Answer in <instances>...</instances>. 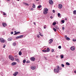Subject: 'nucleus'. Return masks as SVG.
<instances>
[{
    "instance_id": "nucleus-1",
    "label": "nucleus",
    "mask_w": 76,
    "mask_h": 76,
    "mask_svg": "<svg viewBox=\"0 0 76 76\" xmlns=\"http://www.w3.org/2000/svg\"><path fill=\"white\" fill-rule=\"evenodd\" d=\"M48 9L47 8H45L43 10V13L44 15H47L48 13Z\"/></svg>"
},
{
    "instance_id": "nucleus-2",
    "label": "nucleus",
    "mask_w": 76,
    "mask_h": 76,
    "mask_svg": "<svg viewBox=\"0 0 76 76\" xmlns=\"http://www.w3.org/2000/svg\"><path fill=\"white\" fill-rule=\"evenodd\" d=\"M60 67L59 66H57V67L56 69H54V72H56V73H58V72H59V69Z\"/></svg>"
},
{
    "instance_id": "nucleus-3",
    "label": "nucleus",
    "mask_w": 76,
    "mask_h": 76,
    "mask_svg": "<svg viewBox=\"0 0 76 76\" xmlns=\"http://www.w3.org/2000/svg\"><path fill=\"white\" fill-rule=\"evenodd\" d=\"M9 58L10 60H12V61H13V60H14V58L11 55L9 56Z\"/></svg>"
},
{
    "instance_id": "nucleus-4",
    "label": "nucleus",
    "mask_w": 76,
    "mask_h": 76,
    "mask_svg": "<svg viewBox=\"0 0 76 76\" xmlns=\"http://www.w3.org/2000/svg\"><path fill=\"white\" fill-rule=\"evenodd\" d=\"M23 35H21L19 36H17L16 37V39H18V38H23Z\"/></svg>"
},
{
    "instance_id": "nucleus-5",
    "label": "nucleus",
    "mask_w": 76,
    "mask_h": 76,
    "mask_svg": "<svg viewBox=\"0 0 76 76\" xmlns=\"http://www.w3.org/2000/svg\"><path fill=\"white\" fill-rule=\"evenodd\" d=\"M0 41L1 42H2V43H4V42H5L4 40L2 38H1L0 39Z\"/></svg>"
},
{
    "instance_id": "nucleus-6",
    "label": "nucleus",
    "mask_w": 76,
    "mask_h": 76,
    "mask_svg": "<svg viewBox=\"0 0 76 76\" xmlns=\"http://www.w3.org/2000/svg\"><path fill=\"white\" fill-rule=\"evenodd\" d=\"M58 7L59 9H61L63 7V5L61 4H59L58 5Z\"/></svg>"
},
{
    "instance_id": "nucleus-7",
    "label": "nucleus",
    "mask_w": 76,
    "mask_h": 76,
    "mask_svg": "<svg viewBox=\"0 0 76 76\" xmlns=\"http://www.w3.org/2000/svg\"><path fill=\"white\" fill-rule=\"evenodd\" d=\"M70 49L72 51H75V47L74 46H72L70 48Z\"/></svg>"
},
{
    "instance_id": "nucleus-8",
    "label": "nucleus",
    "mask_w": 76,
    "mask_h": 76,
    "mask_svg": "<svg viewBox=\"0 0 76 76\" xmlns=\"http://www.w3.org/2000/svg\"><path fill=\"white\" fill-rule=\"evenodd\" d=\"M30 60L31 61H34L35 60V58L34 57H32L30 58Z\"/></svg>"
},
{
    "instance_id": "nucleus-9",
    "label": "nucleus",
    "mask_w": 76,
    "mask_h": 76,
    "mask_svg": "<svg viewBox=\"0 0 76 76\" xmlns=\"http://www.w3.org/2000/svg\"><path fill=\"white\" fill-rule=\"evenodd\" d=\"M53 39H50L49 41V44H51L53 42Z\"/></svg>"
},
{
    "instance_id": "nucleus-10",
    "label": "nucleus",
    "mask_w": 76,
    "mask_h": 76,
    "mask_svg": "<svg viewBox=\"0 0 76 76\" xmlns=\"http://www.w3.org/2000/svg\"><path fill=\"white\" fill-rule=\"evenodd\" d=\"M2 24L4 27H6L7 26V24L5 23H3Z\"/></svg>"
},
{
    "instance_id": "nucleus-11",
    "label": "nucleus",
    "mask_w": 76,
    "mask_h": 76,
    "mask_svg": "<svg viewBox=\"0 0 76 76\" xmlns=\"http://www.w3.org/2000/svg\"><path fill=\"white\" fill-rule=\"evenodd\" d=\"M18 74V72H15L13 74V75L14 76H16Z\"/></svg>"
},
{
    "instance_id": "nucleus-12",
    "label": "nucleus",
    "mask_w": 76,
    "mask_h": 76,
    "mask_svg": "<svg viewBox=\"0 0 76 76\" xmlns=\"http://www.w3.org/2000/svg\"><path fill=\"white\" fill-rule=\"evenodd\" d=\"M7 40L8 41H12V40H13V38L11 37L8 38Z\"/></svg>"
},
{
    "instance_id": "nucleus-13",
    "label": "nucleus",
    "mask_w": 76,
    "mask_h": 76,
    "mask_svg": "<svg viewBox=\"0 0 76 76\" xmlns=\"http://www.w3.org/2000/svg\"><path fill=\"white\" fill-rule=\"evenodd\" d=\"M21 51L22 53H24L25 52V49H21Z\"/></svg>"
},
{
    "instance_id": "nucleus-14",
    "label": "nucleus",
    "mask_w": 76,
    "mask_h": 76,
    "mask_svg": "<svg viewBox=\"0 0 76 76\" xmlns=\"http://www.w3.org/2000/svg\"><path fill=\"white\" fill-rule=\"evenodd\" d=\"M31 69H32V70H35V69H36V66H32L31 67Z\"/></svg>"
},
{
    "instance_id": "nucleus-15",
    "label": "nucleus",
    "mask_w": 76,
    "mask_h": 76,
    "mask_svg": "<svg viewBox=\"0 0 76 76\" xmlns=\"http://www.w3.org/2000/svg\"><path fill=\"white\" fill-rule=\"evenodd\" d=\"M49 2L50 4H53V1L52 0L49 1Z\"/></svg>"
},
{
    "instance_id": "nucleus-16",
    "label": "nucleus",
    "mask_w": 76,
    "mask_h": 76,
    "mask_svg": "<svg viewBox=\"0 0 76 76\" xmlns=\"http://www.w3.org/2000/svg\"><path fill=\"white\" fill-rule=\"evenodd\" d=\"M14 32L15 33V34H14V35H16L17 34H19L20 32L19 31L17 32L16 31H15Z\"/></svg>"
},
{
    "instance_id": "nucleus-17",
    "label": "nucleus",
    "mask_w": 76,
    "mask_h": 76,
    "mask_svg": "<svg viewBox=\"0 0 76 76\" xmlns=\"http://www.w3.org/2000/svg\"><path fill=\"white\" fill-rule=\"evenodd\" d=\"M47 51L46 52L47 53V52H50V48H47Z\"/></svg>"
},
{
    "instance_id": "nucleus-18",
    "label": "nucleus",
    "mask_w": 76,
    "mask_h": 76,
    "mask_svg": "<svg viewBox=\"0 0 76 76\" xmlns=\"http://www.w3.org/2000/svg\"><path fill=\"white\" fill-rule=\"evenodd\" d=\"M11 64L12 66H15V65H16V63L14 62L12 63Z\"/></svg>"
},
{
    "instance_id": "nucleus-19",
    "label": "nucleus",
    "mask_w": 76,
    "mask_h": 76,
    "mask_svg": "<svg viewBox=\"0 0 76 76\" xmlns=\"http://www.w3.org/2000/svg\"><path fill=\"white\" fill-rule=\"evenodd\" d=\"M66 39L67 40V41H70V39L69 37H67L66 38Z\"/></svg>"
},
{
    "instance_id": "nucleus-20",
    "label": "nucleus",
    "mask_w": 76,
    "mask_h": 76,
    "mask_svg": "<svg viewBox=\"0 0 76 76\" xmlns=\"http://www.w3.org/2000/svg\"><path fill=\"white\" fill-rule=\"evenodd\" d=\"M23 3L24 4V5H26V6H28L29 5V4L26 3Z\"/></svg>"
},
{
    "instance_id": "nucleus-21",
    "label": "nucleus",
    "mask_w": 76,
    "mask_h": 76,
    "mask_svg": "<svg viewBox=\"0 0 76 76\" xmlns=\"http://www.w3.org/2000/svg\"><path fill=\"white\" fill-rule=\"evenodd\" d=\"M73 14L74 15H76V10H75L73 11Z\"/></svg>"
},
{
    "instance_id": "nucleus-22",
    "label": "nucleus",
    "mask_w": 76,
    "mask_h": 76,
    "mask_svg": "<svg viewBox=\"0 0 76 76\" xmlns=\"http://www.w3.org/2000/svg\"><path fill=\"white\" fill-rule=\"evenodd\" d=\"M16 44L15 42H14L12 44L13 46H16Z\"/></svg>"
},
{
    "instance_id": "nucleus-23",
    "label": "nucleus",
    "mask_w": 76,
    "mask_h": 76,
    "mask_svg": "<svg viewBox=\"0 0 76 76\" xmlns=\"http://www.w3.org/2000/svg\"><path fill=\"white\" fill-rule=\"evenodd\" d=\"M39 35L41 36V37H43V34H42V33H41L39 32Z\"/></svg>"
},
{
    "instance_id": "nucleus-24",
    "label": "nucleus",
    "mask_w": 76,
    "mask_h": 76,
    "mask_svg": "<svg viewBox=\"0 0 76 76\" xmlns=\"http://www.w3.org/2000/svg\"><path fill=\"white\" fill-rule=\"evenodd\" d=\"M15 60L18 63H19V60L18 59H15Z\"/></svg>"
},
{
    "instance_id": "nucleus-25",
    "label": "nucleus",
    "mask_w": 76,
    "mask_h": 76,
    "mask_svg": "<svg viewBox=\"0 0 76 76\" xmlns=\"http://www.w3.org/2000/svg\"><path fill=\"white\" fill-rule=\"evenodd\" d=\"M32 7L33 8H35V5H34V4H33Z\"/></svg>"
},
{
    "instance_id": "nucleus-26",
    "label": "nucleus",
    "mask_w": 76,
    "mask_h": 76,
    "mask_svg": "<svg viewBox=\"0 0 76 76\" xmlns=\"http://www.w3.org/2000/svg\"><path fill=\"white\" fill-rule=\"evenodd\" d=\"M19 56H21L22 55V52L20 51L19 52Z\"/></svg>"
},
{
    "instance_id": "nucleus-27",
    "label": "nucleus",
    "mask_w": 76,
    "mask_h": 76,
    "mask_svg": "<svg viewBox=\"0 0 76 76\" xmlns=\"http://www.w3.org/2000/svg\"><path fill=\"white\" fill-rule=\"evenodd\" d=\"M41 5H39L37 7V8H38L39 9L40 8H41Z\"/></svg>"
},
{
    "instance_id": "nucleus-28",
    "label": "nucleus",
    "mask_w": 76,
    "mask_h": 76,
    "mask_svg": "<svg viewBox=\"0 0 76 76\" xmlns=\"http://www.w3.org/2000/svg\"><path fill=\"white\" fill-rule=\"evenodd\" d=\"M23 63H26V60H25V59H24L23 60Z\"/></svg>"
},
{
    "instance_id": "nucleus-29",
    "label": "nucleus",
    "mask_w": 76,
    "mask_h": 76,
    "mask_svg": "<svg viewBox=\"0 0 76 76\" xmlns=\"http://www.w3.org/2000/svg\"><path fill=\"white\" fill-rule=\"evenodd\" d=\"M56 22H53V25L54 26L55 25H56Z\"/></svg>"
},
{
    "instance_id": "nucleus-30",
    "label": "nucleus",
    "mask_w": 76,
    "mask_h": 76,
    "mask_svg": "<svg viewBox=\"0 0 76 76\" xmlns=\"http://www.w3.org/2000/svg\"><path fill=\"white\" fill-rule=\"evenodd\" d=\"M26 63H30V61L28 60L26 62Z\"/></svg>"
},
{
    "instance_id": "nucleus-31",
    "label": "nucleus",
    "mask_w": 76,
    "mask_h": 76,
    "mask_svg": "<svg viewBox=\"0 0 76 76\" xmlns=\"http://www.w3.org/2000/svg\"><path fill=\"white\" fill-rule=\"evenodd\" d=\"M66 65H67L68 66H69V65H70V63H69L68 62H66Z\"/></svg>"
},
{
    "instance_id": "nucleus-32",
    "label": "nucleus",
    "mask_w": 76,
    "mask_h": 76,
    "mask_svg": "<svg viewBox=\"0 0 76 76\" xmlns=\"http://www.w3.org/2000/svg\"><path fill=\"white\" fill-rule=\"evenodd\" d=\"M61 22L62 23H64L65 21H64V20H62L61 21Z\"/></svg>"
},
{
    "instance_id": "nucleus-33",
    "label": "nucleus",
    "mask_w": 76,
    "mask_h": 76,
    "mask_svg": "<svg viewBox=\"0 0 76 76\" xmlns=\"http://www.w3.org/2000/svg\"><path fill=\"white\" fill-rule=\"evenodd\" d=\"M61 58H64V56L63 55H61Z\"/></svg>"
},
{
    "instance_id": "nucleus-34",
    "label": "nucleus",
    "mask_w": 76,
    "mask_h": 76,
    "mask_svg": "<svg viewBox=\"0 0 76 76\" xmlns=\"http://www.w3.org/2000/svg\"><path fill=\"white\" fill-rule=\"evenodd\" d=\"M43 52H45V53H47V50H42Z\"/></svg>"
},
{
    "instance_id": "nucleus-35",
    "label": "nucleus",
    "mask_w": 76,
    "mask_h": 76,
    "mask_svg": "<svg viewBox=\"0 0 76 76\" xmlns=\"http://www.w3.org/2000/svg\"><path fill=\"white\" fill-rule=\"evenodd\" d=\"M53 30H54L55 32H56V31H57V30H56V29L55 28H53Z\"/></svg>"
},
{
    "instance_id": "nucleus-36",
    "label": "nucleus",
    "mask_w": 76,
    "mask_h": 76,
    "mask_svg": "<svg viewBox=\"0 0 76 76\" xmlns=\"http://www.w3.org/2000/svg\"><path fill=\"white\" fill-rule=\"evenodd\" d=\"M58 17H60V13H58Z\"/></svg>"
},
{
    "instance_id": "nucleus-37",
    "label": "nucleus",
    "mask_w": 76,
    "mask_h": 76,
    "mask_svg": "<svg viewBox=\"0 0 76 76\" xmlns=\"http://www.w3.org/2000/svg\"><path fill=\"white\" fill-rule=\"evenodd\" d=\"M61 46H59L58 47V48L59 49H61Z\"/></svg>"
},
{
    "instance_id": "nucleus-38",
    "label": "nucleus",
    "mask_w": 76,
    "mask_h": 76,
    "mask_svg": "<svg viewBox=\"0 0 76 76\" xmlns=\"http://www.w3.org/2000/svg\"><path fill=\"white\" fill-rule=\"evenodd\" d=\"M3 15H6V14L4 12H3Z\"/></svg>"
},
{
    "instance_id": "nucleus-39",
    "label": "nucleus",
    "mask_w": 76,
    "mask_h": 76,
    "mask_svg": "<svg viewBox=\"0 0 76 76\" xmlns=\"http://www.w3.org/2000/svg\"><path fill=\"white\" fill-rule=\"evenodd\" d=\"M72 41H74V42H75V41H76V39H73L72 40Z\"/></svg>"
},
{
    "instance_id": "nucleus-40",
    "label": "nucleus",
    "mask_w": 76,
    "mask_h": 76,
    "mask_svg": "<svg viewBox=\"0 0 76 76\" xmlns=\"http://www.w3.org/2000/svg\"><path fill=\"white\" fill-rule=\"evenodd\" d=\"M46 27L47 26H46V25H45L44 26V29H46Z\"/></svg>"
},
{
    "instance_id": "nucleus-41",
    "label": "nucleus",
    "mask_w": 76,
    "mask_h": 76,
    "mask_svg": "<svg viewBox=\"0 0 76 76\" xmlns=\"http://www.w3.org/2000/svg\"><path fill=\"white\" fill-rule=\"evenodd\" d=\"M56 29H58H58H59V28L58 27H56Z\"/></svg>"
},
{
    "instance_id": "nucleus-42",
    "label": "nucleus",
    "mask_w": 76,
    "mask_h": 76,
    "mask_svg": "<svg viewBox=\"0 0 76 76\" xmlns=\"http://www.w3.org/2000/svg\"><path fill=\"white\" fill-rule=\"evenodd\" d=\"M62 30L64 31V27H63L62 28Z\"/></svg>"
},
{
    "instance_id": "nucleus-43",
    "label": "nucleus",
    "mask_w": 76,
    "mask_h": 76,
    "mask_svg": "<svg viewBox=\"0 0 76 76\" xmlns=\"http://www.w3.org/2000/svg\"><path fill=\"white\" fill-rule=\"evenodd\" d=\"M5 47H6V45H4L3 46V47L4 48H5Z\"/></svg>"
},
{
    "instance_id": "nucleus-44",
    "label": "nucleus",
    "mask_w": 76,
    "mask_h": 76,
    "mask_svg": "<svg viewBox=\"0 0 76 76\" xmlns=\"http://www.w3.org/2000/svg\"><path fill=\"white\" fill-rule=\"evenodd\" d=\"M54 49H52L51 50V52H52V53H53V52H54Z\"/></svg>"
},
{
    "instance_id": "nucleus-45",
    "label": "nucleus",
    "mask_w": 76,
    "mask_h": 76,
    "mask_svg": "<svg viewBox=\"0 0 76 76\" xmlns=\"http://www.w3.org/2000/svg\"><path fill=\"white\" fill-rule=\"evenodd\" d=\"M61 66H62V67H64V65L63 64H62Z\"/></svg>"
},
{
    "instance_id": "nucleus-46",
    "label": "nucleus",
    "mask_w": 76,
    "mask_h": 76,
    "mask_svg": "<svg viewBox=\"0 0 76 76\" xmlns=\"http://www.w3.org/2000/svg\"><path fill=\"white\" fill-rule=\"evenodd\" d=\"M37 37L38 38H39L40 37V36L39 35H37Z\"/></svg>"
},
{
    "instance_id": "nucleus-47",
    "label": "nucleus",
    "mask_w": 76,
    "mask_h": 76,
    "mask_svg": "<svg viewBox=\"0 0 76 76\" xmlns=\"http://www.w3.org/2000/svg\"><path fill=\"white\" fill-rule=\"evenodd\" d=\"M53 13H55V10H53Z\"/></svg>"
},
{
    "instance_id": "nucleus-48",
    "label": "nucleus",
    "mask_w": 76,
    "mask_h": 76,
    "mask_svg": "<svg viewBox=\"0 0 76 76\" xmlns=\"http://www.w3.org/2000/svg\"><path fill=\"white\" fill-rule=\"evenodd\" d=\"M13 34V32H11V35H12V34Z\"/></svg>"
},
{
    "instance_id": "nucleus-49",
    "label": "nucleus",
    "mask_w": 76,
    "mask_h": 76,
    "mask_svg": "<svg viewBox=\"0 0 76 76\" xmlns=\"http://www.w3.org/2000/svg\"><path fill=\"white\" fill-rule=\"evenodd\" d=\"M50 19H53V17L52 16H50Z\"/></svg>"
},
{
    "instance_id": "nucleus-50",
    "label": "nucleus",
    "mask_w": 76,
    "mask_h": 76,
    "mask_svg": "<svg viewBox=\"0 0 76 76\" xmlns=\"http://www.w3.org/2000/svg\"><path fill=\"white\" fill-rule=\"evenodd\" d=\"M31 10H32V11L34 10V8H31Z\"/></svg>"
},
{
    "instance_id": "nucleus-51",
    "label": "nucleus",
    "mask_w": 76,
    "mask_h": 76,
    "mask_svg": "<svg viewBox=\"0 0 76 76\" xmlns=\"http://www.w3.org/2000/svg\"><path fill=\"white\" fill-rule=\"evenodd\" d=\"M65 37H66V38H67V35H65L64 36Z\"/></svg>"
},
{
    "instance_id": "nucleus-52",
    "label": "nucleus",
    "mask_w": 76,
    "mask_h": 76,
    "mask_svg": "<svg viewBox=\"0 0 76 76\" xmlns=\"http://www.w3.org/2000/svg\"><path fill=\"white\" fill-rule=\"evenodd\" d=\"M34 24L35 25V22H34Z\"/></svg>"
},
{
    "instance_id": "nucleus-53",
    "label": "nucleus",
    "mask_w": 76,
    "mask_h": 76,
    "mask_svg": "<svg viewBox=\"0 0 76 76\" xmlns=\"http://www.w3.org/2000/svg\"><path fill=\"white\" fill-rule=\"evenodd\" d=\"M36 1H39V0H36Z\"/></svg>"
},
{
    "instance_id": "nucleus-54",
    "label": "nucleus",
    "mask_w": 76,
    "mask_h": 76,
    "mask_svg": "<svg viewBox=\"0 0 76 76\" xmlns=\"http://www.w3.org/2000/svg\"><path fill=\"white\" fill-rule=\"evenodd\" d=\"M65 20H67V18H65Z\"/></svg>"
},
{
    "instance_id": "nucleus-55",
    "label": "nucleus",
    "mask_w": 76,
    "mask_h": 76,
    "mask_svg": "<svg viewBox=\"0 0 76 76\" xmlns=\"http://www.w3.org/2000/svg\"><path fill=\"white\" fill-rule=\"evenodd\" d=\"M23 65H25V63H23Z\"/></svg>"
},
{
    "instance_id": "nucleus-56",
    "label": "nucleus",
    "mask_w": 76,
    "mask_h": 76,
    "mask_svg": "<svg viewBox=\"0 0 76 76\" xmlns=\"http://www.w3.org/2000/svg\"><path fill=\"white\" fill-rule=\"evenodd\" d=\"M7 0V1H10V0Z\"/></svg>"
},
{
    "instance_id": "nucleus-57",
    "label": "nucleus",
    "mask_w": 76,
    "mask_h": 76,
    "mask_svg": "<svg viewBox=\"0 0 76 76\" xmlns=\"http://www.w3.org/2000/svg\"><path fill=\"white\" fill-rule=\"evenodd\" d=\"M45 60H47V58H45Z\"/></svg>"
},
{
    "instance_id": "nucleus-58",
    "label": "nucleus",
    "mask_w": 76,
    "mask_h": 76,
    "mask_svg": "<svg viewBox=\"0 0 76 76\" xmlns=\"http://www.w3.org/2000/svg\"><path fill=\"white\" fill-rule=\"evenodd\" d=\"M18 0V1H19V0Z\"/></svg>"
},
{
    "instance_id": "nucleus-59",
    "label": "nucleus",
    "mask_w": 76,
    "mask_h": 76,
    "mask_svg": "<svg viewBox=\"0 0 76 76\" xmlns=\"http://www.w3.org/2000/svg\"><path fill=\"white\" fill-rule=\"evenodd\" d=\"M38 4H40V3H38Z\"/></svg>"
},
{
    "instance_id": "nucleus-60",
    "label": "nucleus",
    "mask_w": 76,
    "mask_h": 76,
    "mask_svg": "<svg viewBox=\"0 0 76 76\" xmlns=\"http://www.w3.org/2000/svg\"><path fill=\"white\" fill-rule=\"evenodd\" d=\"M5 17H6V16Z\"/></svg>"
}]
</instances>
